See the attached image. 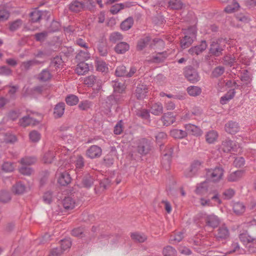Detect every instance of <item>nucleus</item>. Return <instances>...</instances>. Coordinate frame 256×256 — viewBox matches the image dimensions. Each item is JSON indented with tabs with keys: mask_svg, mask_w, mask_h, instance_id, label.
I'll return each mask as SVG.
<instances>
[{
	"mask_svg": "<svg viewBox=\"0 0 256 256\" xmlns=\"http://www.w3.org/2000/svg\"><path fill=\"white\" fill-rule=\"evenodd\" d=\"M245 173L244 170H238L230 174L227 177L228 180L230 182H236L242 178Z\"/></svg>",
	"mask_w": 256,
	"mask_h": 256,
	"instance_id": "nucleus-22",
	"label": "nucleus"
},
{
	"mask_svg": "<svg viewBox=\"0 0 256 256\" xmlns=\"http://www.w3.org/2000/svg\"><path fill=\"white\" fill-rule=\"evenodd\" d=\"M225 48V45L220 44L218 42H213L210 48V54L215 56H219L222 54Z\"/></svg>",
	"mask_w": 256,
	"mask_h": 256,
	"instance_id": "nucleus-8",
	"label": "nucleus"
},
{
	"mask_svg": "<svg viewBox=\"0 0 256 256\" xmlns=\"http://www.w3.org/2000/svg\"><path fill=\"white\" fill-rule=\"evenodd\" d=\"M150 38L148 36L140 39L138 43L137 48L140 50H142L148 44Z\"/></svg>",
	"mask_w": 256,
	"mask_h": 256,
	"instance_id": "nucleus-50",
	"label": "nucleus"
},
{
	"mask_svg": "<svg viewBox=\"0 0 256 256\" xmlns=\"http://www.w3.org/2000/svg\"><path fill=\"white\" fill-rule=\"evenodd\" d=\"M196 30L194 26L189 28L185 32V36L180 40V46L184 49L189 47L196 39Z\"/></svg>",
	"mask_w": 256,
	"mask_h": 256,
	"instance_id": "nucleus-3",
	"label": "nucleus"
},
{
	"mask_svg": "<svg viewBox=\"0 0 256 256\" xmlns=\"http://www.w3.org/2000/svg\"><path fill=\"white\" fill-rule=\"evenodd\" d=\"M71 182V178L70 174L65 172L60 174L58 179V182L62 186H65L69 184Z\"/></svg>",
	"mask_w": 256,
	"mask_h": 256,
	"instance_id": "nucleus-26",
	"label": "nucleus"
},
{
	"mask_svg": "<svg viewBox=\"0 0 256 256\" xmlns=\"http://www.w3.org/2000/svg\"><path fill=\"white\" fill-rule=\"evenodd\" d=\"M64 62L60 56H56L54 57L50 62V67L54 68L56 69L60 68Z\"/></svg>",
	"mask_w": 256,
	"mask_h": 256,
	"instance_id": "nucleus-46",
	"label": "nucleus"
},
{
	"mask_svg": "<svg viewBox=\"0 0 256 256\" xmlns=\"http://www.w3.org/2000/svg\"><path fill=\"white\" fill-rule=\"evenodd\" d=\"M72 246V242L70 239L66 238L60 240V248L62 251L70 248Z\"/></svg>",
	"mask_w": 256,
	"mask_h": 256,
	"instance_id": "nucleus-63",
	"label": "nucleus"
},
{
	"mask_svg": "<svg viewBox=\"0 0 256 256\" xmlns=\"http://www.w3.org/2000/svg\"><path fill=\"white\" fill-rule=\"evenodd\" d=\"M170 134L173 138L178 139L183 138L187 136V132L186 130L178 129H174L170 130Z\"/></svg>",
	"mask_w": 256,
	"mask_h": 256,
	"instance_id": "nucleus-31",
	"label": "nucleus"
},
{
	"mask_svg": "<svg viewBox=\"0 0 256 256\" xmlns=\"http://www.w3.org/2000/svg\"><path fill=\"white\" fill-rule=\"evenodd\" d=\"M78 97L74 94L69 95L66 98V104L71 106L76 105L78 103Z\"/></svg>",
	"mask_w": 256,
	"mask_h": 256,
	"instance_id": "nucleus-54",
	"label": "nucleus"
},
{
	"mask_svg": "<svg viewBox=\"0 0 256 256\" xmlns=\"http://www.w3.org/2000/svg\"><path fill=\"white\" fill-rule=\"evenodd\" d=\"M36 162V158L34 156H25L20 160V164L24 166L33 164Z\"/></svg>",
	"mask_w": 256,
	"mask_h": 256,
	"instance_id": "nucleus-48",
	"label": "nucleus"
},
{
	"mask_svg": "<svg viewBox=\"0 0 256 256\" xmlns=\"http://www.w3.org/2000/svg\"><path fill=\"white\" fill-rule=\"evenodd\" d=\"M168 4L171 8L174 10H180L183 6V4L180 0H170Z\"/></svg>",
	"mask_w": 256,
	"mask_h": 256,
	"instance_id": "nucleus-53",
	"label": "nucleus"
},
{
	"mask_svg": "<svg viewBox=\"0 0 256 256\" xmlns=\"http://www.w3.org/2000/svg\"><path fill=\"white\" fill-rule=\"evenodd\" d=\"M136 150L141 155H146L151 150V142L146 138H141L136 142Z\"/></svg>",
	"mask_w": 256,
	"mask_h": 256,
	"instance_id": "nucleus-4",
	"label": "nucleus"
},
{
	"mask_svg": "<svg viewBox=\"0 0 256 256\" xmlns=\"http://www.w3.org/2000/svg\"><path fill=\"white\" fill-rule=\"evenodd\" d=\"M136 115L144 120H148L150 118L149 112L144 108L138 110L136 112Z\"/></svg>",
	"mask_w": 256,
	"mask_h": 256,
	"instance_id": "nucleus-57",
	"label": "nucleus"
},
{
	"mask_svg": "<svg viewBox=\"0 0 256 256\" xmlns=\"http://www.w3.org/2000/svg\"><path fill=\"white\" fill-rule=\"evenodd\" d=\"M218 137V132L214 130L208 132L206 135V140L208 144H212L214 142Z\"/></svg>",
	"mask_w": 256,
	"mask_h": 256,
	"instance_id": "nucleus-33",
	"label": "nucleus"
},
{
	"mask_svg": "<svg viewBox=\"0 0 256 256\" xmlns=\"http://www.w3.org/2000/svg\"><path fill=\"white\" fill-rule=\"evenodd\" d=\"M136 69L134 67H131L129 72H128L126 67L124 65L118 66L116 70L115 74L116 76L132 77L136 72Z\"/></svg>",
	"mask_w": 256,
	"mask_h": 256,
	"instance_id": "nucleus-6",
	"label": "nucleus"
},
{
	"mask_svg": "<svg viewBox=\"0 0 256 256\" xmlns=\"http://www.w3.org/2000/svg\"><path fill=\"white\" fill-rule=\"evenodd\" d=\"M48 13V11H41L35 8L30 14V21L32 23L39 22L42 17L46 16Z\"/></svg>",
	"mask_w": 256,
	"mask_h": 256,
	"instance_id": "nucleus-12",
	"label": "nucleus"
},
{
	"mask_svg": "<svg viewBox=\"0 0 256 256\" xmlns=\"http://www.w3.org/2000/svg\"><path fill=\"white\" fill-rule=\"evenodd\" d=\"M52 78V74L48 69L43 70L38 75V79L40 81L46 82Z\"/></svg>",
	"mask_w": 256,
	"mask_h": 256,
	"instance_id": "nucleus-44",
	"label": "nucleus"
},
{
	"mask_svg": "<svg viewBox=\"0 0 256 256\" xmlns=\"http://www.w3.org/2000/svg\"><path fill=\"white\" fill-rule=\"evenodd\" d=\"M187 134H189L195 136H200L202 134V132L198 126L192 124H186L184 125Z\"/></svg>",
	"mask_w": 256,
	"mask_h": 256,
	"instance_id": "nucleus-18",
	"label": "nucleus"
},
{
	"mask_svg": "<svg viewBox=\"0 0 256 256\" xmlns=\"http://www.w3.org/2000/svg\"><path fill=\"white\" fill-rule=\"evenodd\" d=\"M184 75L186 78L192 83L196 82L200 79L198 72L192 66H188L185 68Z\"/></svg>",
	"mask_w": 256,
	"mask_h": 256,
	"instance_id": "nucleus-5",
	"label": "nucleus"
},
{
	"mask_svg": "<svg viewBox=\"0 0 256 256\" xmlns=\"http://www.w3.org/2000/svg\"><path fill=\"white\" fill-rule=\"evenodd\" d=\"M92 102L88 100L80 102L78 104V108L82 110H87L92 106Z\"/></svg>",
	"mask_w": 256,
	"mask_h": 256,
	"instance_id": "nucleus-62",
	"label": "nucleus"
},
{
	"mask_svg": "<svg viewBox=\"0 0 256 256\" xmlns=\"http://www.w3.org/2000/svg\"><path fill=\"white\" fill-rule=\"evenodd\" d=\"M236 92L234 89L231 90L226 92L224 96L221 97L220 102L222 104H226L230 100L232 99L234 95Z\"/></svg>",
	"mask_w": 256,
	"mask_h": 256,
	"instance_id": "nucleus-36",
	"label": "nucleus"
},
{
	"mask_svg": "<svg viewBox=\"0 0 256 256\" xmlns=\"http://www.w3.org/2000/svg\"><path fill=\"white\" fill-rule=\"evenodd\" d=\"M202 162L198 160L194 161L191 165L190 170L188 174H186V177L193 176L197 171L200 168Z\"/></svg>",
	"mask_w": 256,
	"mask_h": 256,
	"instance_id": "nucleus-28",
	"label": "nucleus"
},
{
	"mask_svg": "<svg viewBox=\"0 0 256 256\" xmlns=\"http://www.w3.org/2000/svg\"><path fill=\"white\" fill-rule=\"evenodd\" d=\"M176 253V250L170 246L164 247L162 250L164 256H175Z\"/></svg>",
	"mask_w": 256,
	"mask_h": 256,
	"instance_id": "nucleus-55",
	"label": "nucleus"
},
{
	"mask_svg": "<svg viewBox=\"0 0 256 256\" xmlns=\"http://www.w3.org/2000/svg\"><path fill=\"white\" fill-rule=\"evenodd\" d=\"M36 120L29 116H24L19 120V124L22 127H26L34 124Z\"/></svg>",
	"mask_w": 256,
	"mask_h": 256,
	"instance_id": "nucleus-32",
	"label": "nucleus"
},
{
	"mask_svg": "<svg viewBox=\"0 0 256 256\" xmlns=\"http://www.w3.org/2000/svg\"><path fill=\"white\" fill-rule=\"evenodd\" d=\"M230 231L225 224L220 226L215 234V236L218 240H226L230 236Z\"/></svg>",
	"mask_w": 256,
	"mask_h": 256,
	"instance_id": "nucleus-9",
	"label": "nucleus"
},
{
	"mask_svg": "<svg viewBox=\"0 0 256 256\" xmlns=\"http://www.w3.org/2000/svg\"><path fill=\"white\" fill-rule=\"evenodd\" d=\"M56 154V152L49 150L46 152L43 157V160L44 163L50 164L53 161Z\"/></svg>",
	"mask_w": 256,
	"mask_h": 256,
	"instance_id": "nucleus-45",
	"label": "nucleus"
},
{
	"mask_svg": "<svg viewBox=\"0 0 256 256\" xmlns=\"http://www.w3.org/2000/svg\"><path fill=\"white\" fill-rule=\"evenodd\" d=\"M90 68L88 64L84 62L79 63L76 68V72L78 75H84L88 72Z\"/></svg>",
	"mask_w": 256,
	"mask_h": 256,
	"instance_id": "nucleus-25",
	"label": "nucleus"
},
{
	"mask_svg": "<svg viewBox=\"0 0 256 256\" xmlns=\"http://www.w3.org/2000/svg\"><path fill=\"white\" fill-rule=\"evenodd\" d=\"M206 226L213 228L218 226L220 223V220L218 216L214 214L206 215L204 218Z\"/></svg>",
	"mask_w": 256,
	"mask_h": 256,
	"instance_id": "nucleus-10",
	"label": "nucleus"
},
{
	"mask_svg": "<svg viewBox=\"0 0 256 256\" xmlns=\"http://www.w3.org/2000/svg\"><path fill=\"white\" fill-rule=\"evenodd\" d=\"M96 70L98 72H100L104 74H106L108 72V64H106L105 62L103 60H96Z\"/></svg>",
	"mask_w": 256,
	"mask_h": 256,
	"instance_id": "nucleus-34",
	"label": "nucleus"
},
{
	"mask_svg": "<svg viewBox=\"0 0 256 256\" xmlns=\"http://www.w3.org/2000/svg\"><path fill=\"white\" fill-rule=\"evenodd\" d=\"M239 8H240V5H239L238 3L235 0H234L232 4L228 5L224 8V11L226 13L230 14V13H232L236 10H238Z\"/></svg>",
	"mask_w": 256,
	"mask_h": 256,
	"instance_id": "nucleus-49",
	"label": "nucleus"
},
{
	"mask_svg": "<svg viewBox=\"0 0 256 256\" xmlns=\"http://www.w3.org/2000/svg\"><path fill=\"white\" fill-rule=\"evenodd\" d=\"M84 83L88 86L92 87L96 84L98 87L100 88L102 81L98 77L94 75H91L84 78Z\"/></svg>",
	"mask_w": 256,
	"mask_h": 256,
	"instance_id": "nucleus-17",
	"label": "nucleus"
},
{
	"mask_svg": "<svg viewBox=\"0 0 256 256\" xmlns=\"http://www.w3.org/2000/svg\"><path fill=\"white\" fill-rule=\"evenodd\" d=\"M147 92L148 88L146 86L142 84H140L136 86L134 94L138 99L142 100L146 97Z\"/></svg>",
	"mask_w": 256,
	"mask_h": 256,
	"instance_id": "nucleus-16",
	"label": "nucleus"
},
{
	"mask_svg": "<svg viewBox=\"0 0 256 256\" xmlns=\"http://www.w3.org/2000/svg\"><path fill=\"white\" fill-rule=\"evenodd\" d=\"M102 154V149L97 145L91 146L87 149L86 152V156L90 159L98 158Z\"/></svg>",
	"mask_w": 256,
	"mask_h": 256,
	"instance_id": "nucleus-7",
	"label": "nucleus"
},
{
	"mask_svg": "<svg viewBox=\"0 0 256 256\" xmlns=\"http://www.w3.org/2000/svg\"><path fill=\"white\" fill-rule=\"evenodd\" d=\"M240 240L244 244H249L251 243H254L256 242L255 238L249 236L247 232L240 234L239 235Z\"/></svg>",
	"mask_w": 256,
	"mask_h": 256,
	"instance_id": "nucleus-30",
	"label": "nucleus"
},
{
	"mask_svg": "<svg viewBox=\"0 0 256 256\" xmlns=\"http://www.w3.org/2000/svg\"><path fill=\"white\" fill-rule=\"evenodd\" d=\"M40 64H41V62L40 61L36 59H33L22 62L20 65V68L22 70H28L32 66Z\"/></svg>",
	"mask_w": 256,
	"mask_h": 256,
	"instance_id": "nucleus-27",
	"label": "nucleus"
},
{
	"mask_svg": "<svg viewBox=\"0 0 256 256\" xmlns=\"http://www.w3.org/2000/svg\"><path fill=\"white\" fill-rule=\"evenodd\" d=\"M11 200V196L10 193L6 190H1L0 192V202L2 203H6Z\"/></svg>",
	"mask_w": 256,
	"mask_h": 256,
	"instance_id": "nucleus-56",
	"label": "nucleus"
},
{
	"mask_svg": "<svg viewBox=\"0 0 256 256\" xmlns=\"http://www.w3.org/2000/svg\"><path fill=\"white\" fill-rule=\"evenodd\" d=\"M22 24V21L20 19H17L9 22V30L11 32H14L20 28Z\"/></svg>",
	"mask_w": 256,
	"mask_h": 256,
	"instance_id": "nucleus-41",
	"label": "nucleus"
},
{
	"mask_svg": "<svg viewBox=\"0 0 256 256\" xmlns=\"http://www.w3.org/2000/svg\"><path fill=\"white\" fill-rule=\"evenodd\" d=\"M183 238V232H179L177 234L172 235L170 237V241L171 243L174 244V243H178L180 242Z\"/></svg>",
	"mask_w": 256,
	"mask_h": 256,
	"instance_id": "nucleus-59",
	"label": "nucleus"
},
{
	"mask_svg": "<svg viewBox=\"0 0 256 256\" xmlns=\"http://www.w3.org/2000/svg\"><path fill=\"white\" fill-rule=\"evenodd\" d=\"M164 124L166 126L172 124L176 121V118L172 113H166L162 116Z\"/></svg>",
	"mask_w": 256,
	"mask_h": 256,
	"instance_id": "nucleus-37",
	"label": "nucleus"
},
{
	"mask_svg": "<svg viewBox=\"0 0 256 256\" xmlns=\"http://www.w3.org/2000/svg\"><path fill=\"white\" fill-rule=\"evenodd\" d=\"M94 178L89 174H87L84 176L82 179V186L88 188L94 184Z\"/></svg>",
	"mask_w": 256,
	"mask_h": 256,
	"instance_id": "nucleus-24",
	"label": "nucleus"
},
{
	"mask_svg": "<svg viewBox=\"0 0 256 256\" xmlns=\"http://www.w3.org/2000/svg\"><path fill=\"white\" fill-rule=\"evenodd\" d=\"M234 146L235 142L229 138H226L222 141L220 150L224 152L228 153L234 148Z\"/></svg>",
	"mask_w": 256,
	"mask_h": 256,
	"instance_id": "nucleus-14",
	"label": "nucleus"
},
{
	"mask_svg": "<svg viewBox=\"0 0 256 256\" xmlns=\"http://www.w3.org/2000/svg\"><path fill=\"white\" fill-rule=\"evenodd\" d=\"M224 173V170L222 166H219L214 168L206 170V177L208 182H218L222 180Z\"/></svg>",
	"mask_w": 256,
	"mask_h": 256,
	"instance_id": "nucleus-2",
	"label": "nucleus"
},
{
	"mask_svg": "<svg viewBox=\"0 0 256 256\" xmlns=\"http://www.w3.org/2000/svg\"><path fill=\"white\" fill-rule=\"evenodd\" d=\"M65 110V104L64 102L57 104L54 110V115L55 118H60L64 114Z\"/></svg>",
	"mask_w": 256,
	"mask_h": 256,
	"instance_id": "nucleus-23",
	"label": "nucleus"
},
{
	"mask_svg": "<svg viewBox=\"0 0 256 256\" xmlns=\"http://www.w3.org/2000/svg\"><path fill=\"white\" fill-rule=\"evenodd\" d=\"M208 47V44L206 40H202L200 43L189 49L188 52L191 55H198L202 53Z\"/></svg>",
	"mask_w": 256,
	"mask_h": 256,
	"instance_id": "nucleus-13",
	"label": "nucleus"
},
{
	"mask_svg": "<svg viewBox=\"0 0 256 256\" xmlns=\"http://www.w3.org/2000/svg\"><path fill=\"white\" fill-rule=\"evenodd\" d=\"M208 182L206 180L197 184L195 192L198 195H204L208 193Z\"/></svg>",
	"mask_w": 256,
	"mask_h": 256,
	"instance_id": "nucleus-20",
	"label": "nucleus"
},
{
	"mask_svg": "<svg viewBox=\"0 0 256 256\" xmlns=\"http://www.w3.org/2000/svg\"><path fill=\"white\" fill-rule=\"evenodd\" d=\"M12 70L6 66H0V75L10 76L12 75Z\"/></svg>",
	"mask_w": 256,
	"mask_h": 256,
	"instance_id": "nucleus-61",
	"label": "nucleus"
},
{
	"mask_svg": "<svg viewBox=\"0 0 256 256\" xmlns=\"http://www.w3.org/2000/svg\"><path fill=\"white\" fill-rule=\"evenodd\" d=\"M26 186L21 182H18L13 186V191L16 194H22L26 192Z\"/></svg>",
	"mask_w": 256,
	"mask_h": 256,
	"instance_id": "nucleus-40",
	"label": "nucleus"
},
{
	"mask_svg": "<svg viewBox=\"0 0 256 256\" xmlns=\"http://www.w3.org/2000/svg\"><path fill=\"white\" fill-rule=\"evenodd\" d=\"M150 110L152 114L158 116L162 113L163 106L160 103H155L152 105Z\"/></svg>",
	"mask_w": 256,
	"mask_h": 256,
	"instance_id": "nucleus-39",
	"label": "nucleus"
},
{
	"mask_svg": "<svg viewBox=\"0 0 256 256\" xmlns=\"http://www.w3.org/2000/svg\"><path fill=\"white\" fill-rule=\"evenodd\" d=\"M131 238L132 240L139 242H142L146 239V237L143 234L138 233H133L131 234Z\"/></svg>",
	"mask_w": 256,
	"mask_h": 256,
	"instance_id": "nucleus-60",
	"label": "nucleus"
},
{
	"mask_svg": "<svg viewBox=\"0 0 256 256\" xmlns=\"http://www.w3.org/2000/svg\"><path fill=\"white\" fill-rule=\"evenodd\" d=\"M60 24L56 20H52L50 26L48 28V32H54L58 31L60 28Z\"/></svg>",
	"mask_w": 256,
	"mask_h": 256,
	"instance_id": "nucleus-58",
	"label": "nucleus"
},
{
	"mask_svg": "<svg viewBox=\"0 0 256 256\" xmlns=\"http://www.w3.org/2000/svg\"><path fill=\"white\" fill-rule=\"evenodd\" d=\"M233 210L234 213L237 214H240L245 211V206L242 203L238 202L234 204Z\"/></svg>",
	"mask_w": 256,
	"mask_h": 256,
	"instance_id": "nucleus-47",
	"label": "nucleus"
},
{
	"mask_svg": "<svg viewBox=\"0 0 256 256\" xmlns=\"http://www.w3.org/2000/svg\"><path fill=\"white\" fill-rule=\"evenodd\" d=\"M94 2L92 0H74L69 5L70 10L73 12L91 10L94 7Z\"/></svg>",
	"mask_w": 256,
	"mask_h": 256,
	"instance_id": "nucleus-1",
	"label": "nucleus"
},
{
	"mask_svg": "<svg viewBox=\"0 0 256 256\" xmlns=\"http://www.w3.org/2000/svg\"><path fill=\"white\" fill-rule=\"evenodd\" d=\"M225 71V68L224 66H216L212 72V76L213 78H218L221 76Z\"/></svg>",
	"mask_w": 256,
	"mask_h": 256,
	"instance_id": "nucleus-51",
	"label": "nucleus"
},
{
	"mask_svg": "<svg viewBox=\"0 0 256 256\" xmlns=\"http://www.w3.org/2000/svg\"><path fill=\"white\" fill-rule=\"evenodd\" d=\"M167 151L168 152L164 154L162 160V166L166 170H168L170 168L172 155L173 152L172 148H168Z\"/></svg>",
	"mask_w": 256,
	"mask_h": 256,
	"instance_id": "nucleus-11",
	"label": "nucleus"
},
{
	"mask_svg": "<svg viewBox=\"0 0 256 256\" xmlns=\"http://www.w3.org/2000/svg\"><path fill=\"white\" fill-rule=\"evenodd\" d=\"M112 87L114 88L113 92L124 94L125 92L126 86L123 83L120 82L118 81H113Z\"/></svg>",
	"mask_w": 256,
	"mask_h": 256,
	"instance_id": "nucleus-35",
	"label": "nucleus"
},
{
	"mask_svg": "<svg viewBox=\"0 0 256 256\" xmlns=\"http://www.w3.org/2000/svg\"><path fill=\"white\" fill-rule=\"evenodd\" d=\"M222 62L226 66H232L236 62L235 57L230 54L226 55L222 58Z\"/></svg>",
	"mask_w": 256,
	"mask_h": 256,
	"instance_id": "nucleus-43",
	"label": "nucleus"
},
{
	"mask_svg": "<svg viewBox=\"0 0 256 256\" xmlns=\"http://www.w3.org/2000/svg\"><path fill=\"white\" fill-rule=\"evenodd\" d=\"M224 128L228 133L234 134L239 131L240 126L237 122L230 120L226 124Z\"/></svg>",
	"mask_w": 256,
	"mask_h": 256,
	"instance_id": "nucleus-15",
	"label": "nucleus"
},
{
	"mask_svg": "<svg viewBox=\"0 0 256 256\" xmlns=\"http://www.w3.org/2000/svg\"><path fill=\"white\" fill-rule=\"evenodd\" d=\"M133 24V18L129 17L122 22L120 28L124 30H128L132 28Z\"/></svg>",
	"mask_w": 256,
	"mask_h": 256,
	"instance_id": "nucleus-42",
	"label": "nucleus"
},
{
	"mask_svg": "<svg viewBox=\"0 0 256 256\" xmlns=\"http://www.w3.org/2000/svg\"><path fill=\"white\" fill-rule=\"evenodd\" d=\"M114 156L107 154L104 158V163L106 166H112L114 162Z\"/></svg>",
	"mask_w": 256,
	"mask_h": 256,
	"instance_id": "nucleus-64",
	"label": "nucleus"
},
{
	"mask_svg": "<svg viewBox=\"0 0 256 256\" xmlns=\"http://www.w3.org/2000/svg\"><path fill=\"white\" fill-rule=\"evenodd\" d=\"M123 39L122 34L118 32H114L112 33L109 37L110 41L112 43H116Z\"/></svg>",
	"mask_w": 256,
	"mask_h": 256,
	"instance_id": "nucleus-52",
	"label": "nucleus"
},
{
	"mask_svg": "<svg viewBox=\"0 0 256 256\" xmlns=\"http://www.w3.org/2000/svg\"><path fill=\"white\" fill-rule=\"evenodd\" d=\"M130 48L129 44L126 42H120L118 43L114 48L116 52L119 54H123L127 52Z\"/></svg>",
	"mask_w": 256,
	"mask_h": 256,
	"instance_id": "nucleus-29",
	"label": "nucleus"
},
{
	"mask_svg": "<svg viewBox=\"0 0 256 256\" xmlns=\"http://www.w3.org/2000/svg\"><path fill=\"white\" fill-rule=\"evenodd\" d=\"M97 48L101 56H106L108 53V47L106 40L103 38L100 40L98 42Z\"/></svg>",
	"mask_w": 256,
	"mask_h": 256,
	"instance_id": "nucleus-21",
	"label": "nucleus"
},
{
	"mask_svg": "<svg viewBox=\"0 0 256 256\" xmlns=\"http://www.w3.org/2000/svg\"><path fill=\"white\" fill-rule=\"evenodd\" d=\"M62 204L66 210L74 209L76 206V200L72 196L66 197L62 202Z\"/></svg>",
	"mask_w": 256,
	"mask_h": 256,
	"instance_id": "nucleus-19",
	"label": "nucleus"
},
{
	"mask_svg": "<svg viewBox=\"0 0 256 256\" xmlns=\"http://www.w3.org/2000/svg\"><path fill=\"white\" fill-rule=\"evenodd\" d=\"M187 92L192 96H196L202 93V89L200 87L197 86H190L187 88Z\"/></svg>",
	"mask_w": 256,
	"mask_h": 256,
	"instance_id": "nucleus-38",
	"label": "nucleus"
}]
</instances>
